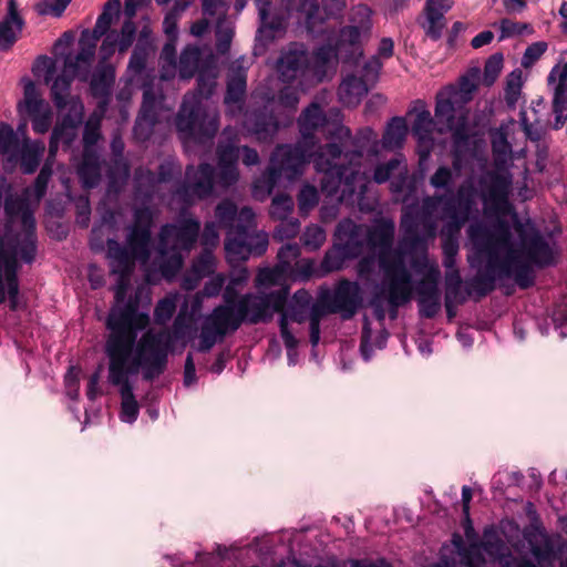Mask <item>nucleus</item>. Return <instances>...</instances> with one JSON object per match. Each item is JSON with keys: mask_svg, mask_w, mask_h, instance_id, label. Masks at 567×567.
<instances>
[{"mask_svg": "<svg viewBox=\"0 0 567 567\" xmlns=\"http://www.w3.org/2000/svg\"><path fill=\"white\" fill-rule=\"evenodd\" d=\"M153 213L148 207L134 209L133 223L127 228L126 246L115 239H107V258L111 271L117 275L114 288L115 306L106 320L110 330L105 343L109 358V382L118 388L121 395V420L136 421L140 405L133 393L130 377L143 371L145 380L161 375L166 367L169 334L145 331L137 340L138 331L150 323V316L138 311V302L130 299L124 302L135 260L146 264L150 259Z\"/></svg>", "mask_w": 567, "mask_h": 567, "instance_id": "1", "label": "nucleus"}, {"mask_svg": "<svg viewBox=\"0 0 567 567\" xmlns=\"http://www.w3.org/2000/svg\"><path fill=\"white\" fill-rule=\"evenodd\" d=\"M514 230L519 238L515 245L509 224L497 219L493 225L472 224L468 238L477 255L485 260L480 270L467 284V295L485 297L494 290L497 279L514 278L523 289L534 284L532 265L546 267L555 261V252L549 241L529 221L514 219Z\"/></svg>", "mask_w": 567, "mask_h": 567, "instance_id": "2", "label": "nucleus"}, {"mask_svg": "<svg viewBox=\"0 0 567 567\" xmlns=\"http://www.w3.org/2000/svg\"><path fill=\"white\" fill-rule=\"evenodd\" d=\"M326 137L331 141L319 146L313 159L315 168L323 173L321 190L339 202H347L354 194L362 197L370 183V172L362 168L363 152L378 155V134L367 126L352 137L349 127L337 123L327 128Z\"/></svg>", "mask_w": 567, "mask_h": 567, "instance_id": "3", "label": "nucleus"}, {"mask_svg": "<svg viewBox=\"0 0 567 567\" xmlns=\"http://www.w3.org/2000/svg\"><path fill=\"white\" fill-rule=\"evenodd\" d=\"M475 194L471 187L461 185L455 194L433 195L422 199L420 207L406 206L401 218L402 246L426 254V245L436 236L435 213L442 206L441 229L444 256H457L458 237L475 208Z\"/></svg>", "mask_w": 567, "mask_h": 567, "instance_id": "4", "label": "nucleus"}, {"mask_svg": "<svg viewBox=\"0 0 567 567\" xmlns=\"http://www.w3.org/2000/svg\"><path fill=\"white\" fill-rule=\"evenodd\" d=\"M395 224L390 218H380L367 226L368 250L378 251L379 266L383 272L380 289L370 305L374 317L382 322L386 315L396 319L398 310L412 298V275L405 265L401 249H392Z\"/></svg>", "mask_w": 567, "mask_h": 567, "instance_id": "5", "label": "nucleus"}, {"mask_svg": "<svg viewBox=\"0 0 567 567\" xmlns=\"http://www.w3.org/2000/svg\"><path fill=\"white\" fill-rule=\"evenodd\" d=\"M288 289L275 291L245 293L237 299L236 307L217 306L205 316L202 322L197 350L208 352L227 334L237 331L243 323L258 324L268 322L274 313L286 306Z\"/></svg>", "mask_w": 567, "mask_h": 567, "instance_id": "6", "label": "nucleus"}, {"mask_svg": "<svg viewBox=\"0 0 567 567\" xmlns=\"http://www.w3.org/2000/svg\"><path fill=\"white\" fill-rule=\"evenodd\" d=\"M154 53L155 49L148 38V31L144 29L128 61L126 85L117 94L120 101H128L133 86L143 89V102L133 130L138 141L148 140L155 125L163 120H169L172 111L171 106H165L163 91L158 84H155L154 69L147 68V61Z\"/></svg>", "mask_w": 567, "mask_h": 567, "instance_id": "7", "label": "nucleus"}, {"mask_svg": "<svg viewBox=\"0 0 567 567\" xmlns=\"http://www.w3.org/2000/svg\"><path fill=\"white\" fill-rule=\"evenodd\" d=\"M223 141L217 146V169L210 164H200L197 168L186 167L185 182L177 188L175 196L185 205L209 197L214 186L227 189L235 185L239 178L237 168L238 152L237 133L226 127L223 131Z\"/></svg>", "mask_w": 567, "mask_h": 567, "instance_id": "8", "label": "nucleus"}, {"mask_svg": "<svg viewBox=\"0 0 567 567\" xmlns=\"http://www.w3.org/2000/svg\"><path fill=\"white\" fill-rule=\"evenodd\" d=\"M216 79L215 59L208 54L198 71L197 91L184 96L175 118L178 136L184 143H203L216 135L219 128L218 112L203 103V99L213 94Z\"/></svg>", "mask_w": 567, "mask_h": 567, "instance_id": "9", "label": "nucleus"}, {"mask_svg": "<svg viewBox=\"0 0 567 567\" xmlns=\"http://www.w3.org/2000/svg\"><path fill=\"white\" fill-rule=\"evenodd\" d=\"M260 6V25L256 35V50L266 47L275 39L280 38L295 18L296 22L305 25L307 31L313 37L323 34L327 29H322L323 19L320 17V8L317 0H281L276 7L271 6L270 0H258Z\"/></svg>", "mask_w": 567, "mask_h": 567, "instance_id": "10", "label": "nucleus"}, {"mask_svg": "<svg viewBox=\"0 0 567 567\" xmlns=\"http://www.w3.org/2000/svg\"><path fill=\"white\" fill-rule=\"evenodd\" d=\"M495 169L487 171L478 178L481 198L486 210L494 215H506L511 210L509 194L513 175L506 169L512 159V145L506 134L498 132L492 140Z\"/></svg>", "mask_w": 567, "mask_h": 567, "instance_id": "11", "label": "nucleus"}, {"mask_svg": "<svg viewBox=\"0 0 567 567\" xmlns=\"http://www.w3.org/2000/svg\"><path fill=\"white\" fill-rule=\"evenodd\" d=\"M199 231L200 223L194 218H184L161 227L156 252L159 270L166 279L174 278L182 269L183 254L194 248Z\"/></svg>", "mask_w": 567, "mask_h": 567, "instance_id": "12", "label": "nucleus"}, {"mask_svg": "<svg viewBox=\"0 0 567 567\" xmlns=\"http://www.w3.org/2000/svg\"><path fill=\"white\" fill-rule=\"evenodd\" d=\"M318 152L319 148L313 152V147L303 140L295 145H278L270 156L267 171L254 183L255 196H258L259 192L262 195H269L281 178L288 181L298 178L309 161L313 162Z\"/></svg>", "mask_w": 567, "mask_h": 567, "instance_id": "13", "label": "nucleus"}, {"mask_svg": "<svg viewBox=\"0 0 567 567\" xmlns=\"http://www.w3.org/2000/svg\"><path fill=\"white\" fill-rule=\"evenodd\" d=\"M298 103L297 90L285 87L280 90L277 102L271 97L262 109L246 112L243 125L258 141H271L280 125L291 123Z\"/></svg>", "mask_w": 567, "mask_h": 567, "instance_id": "14", "label": "nucleus"}, {"mask_svg": "<svg viewBox=\"0 0 567 567\" xmlns=\"http://www.w3.org/2000/svg\"><path fill=\"white\" fill-rule=\"evenodd\" d=\"M45 146L41 141H30L20 137L8 124L0 125V154L7 156L10 164H20L24 174H32L39 167Z\"/></svg>", "mask_w": 567, "mask_h": 567, "instance_id": "15", "label": "nucleus"}, {"mask_svg": "<svg viewBox=\"0 0 567 567\" xmlns=\"http://www.w3.org/2000/svg\"><path fill=\"white\" fill-rule=\"evenodd\" d=\"M373 20L372 10L359 4L351 9L349 24L340 29L338 33L339 49L347 51L348 58H355L358 61L363 56V43L372 34Z\"/></svg>", "mask_w": 567, "mask_h": 567, "instance_id": "16", "label": "nucleus"}, {"mask_svg": "<svg viewBox=\"0 0 567 567\" xmlns=\"http://www.w3.org/2000/svg\"><path fill=\"white\" fill-rule=\"evenodd\" d=\"M452 89H441L436 94L435 118L444 127L437 128L439 133L452 132L454 143L465 142L468 137L465 116H455L456 106L463 105L452 96Z\"/></svg>", "mask_w": 567, "mask_h": 567, "instance_id": "17", "label": "nucleus"}, {"mask_svg": "<svg viewBox=\"0 0 567 567\" xmlns=\"http://www.w3.org/2000/svg\"><path fill=\"white\" fill-rule=\"evenodd\" d=\"M312 301V296L305 289L297 290L287 308L279 311L281 313L279 320L280 336L288 351L295 350L298 340L289 329V321L298 323L303 322L308 318V310Z\"/></svg>", "mask_w": 567, "mask_h": 567, "instance_id": "18", "label": "nucleus"}, {"mask_svg": "<svg viewBox=\"0 0 567 567\" xmlns=\"http://www.w3.org/2000/svg\"><path fill=\"white\" fill-rule=\"evenodd\" d=\"M276 70L284 82H292L306 76L311 72L307 48L302 43H290L281 51Z\"/></svg>", "mask_w": 567, "mask_h": 567, "instance_id": "19", "label": "nucleus"}, {"mask_svg": "<svg viewBox=\"0 0 567 567\" xmlns=\"http://www.w3.org/2000/svg\"><path fill=\"white\" fill-rule=\"evenodd\" d=\"M269 239L266 231L241 234V236L227 237L225 249L230 262L245 261L251 255L261 256L268 248Z\"/></svg>", "mask_w": 567, "mask_h": 567, "instance_id": "20", "label": "nucleus"}, {"mask_svg": "<svg viewBox=\"0 0 567 567\" xmlns=\"http://www.w3.org/2000/svg\"><path fill=\"white\" fill-rule=\"evenodd\" d=\"M334 236L349 257H359L368 249L367 225L343 219L338 224Z\"/></svg>", "mask_w": 567, "mask_h": 567, "instance_id": "21", "label": "nucleus"}, {"mask_svg": "<svg viewBox=\"0 0 567 567\" xmlns=\"http://www.w3.org/2000/svg\"><path fill=\"white\" fill-rule=\"evenodd\" d=\"M361 303V290L357 282L341 280L330 299V311L340 313L343 319H350Z\"/></svg>", "mask_w": 567, "mask_h": 567, "instance_id": "22", "label": "nucleus"}, {"mask_svg": "<svg viewBox=\"0 0 567 567\" xmlns=\"http://www.w3.org/2000/svg\"><path fill=\"white\" fill-rule=\"evenodd\" d=\"M434 130L435 122L431 112L426 109L417 111L412 124V134L417 142L416 153L419 155L420 164L429 161L434 148Z\"/></svg>", "mask_w": 567, "mask_h": 567, "instance_id": "23", "label": "nucleus"}, {"mask_svg": "<svg viewBox=\"0 0 567 567\" xmlns=\"http://www.w3.org/2000/svg\"><path fill=\"white\" fill-rule=\"evenodd\" d=\"M329 43L318 48L313 53V61L310 62V70L313 76H316L319 81L324 76L327 69L333 66L338 59L342 60L344 63L357 64L358 60L355 58H348L347 51L342 52L339 49V38L330 37L327 38Z\"/></svg>", "mask_w": 567, "mask_h": 567, "instance_id": "24", "label": "nucleus"}, {"mask_svg": "<svg viewBox=\"0 0 567 567\" xmlns=\"http://www.w3.org/2000/svg\"><path fill=\"white\" fill-rule=\"evenodd\" d=\"M411 264L414 270L422 276L415 287L412 286V292L415 291L417 297L441 293L439 289L441 270L437 262L431 260L427 254H421Z\"/></svg>", "mask_w": 567, "mask_h": 567, "instance_id": "25", "label": "nucleus"}, {"mask_svg": "<svg viewBox=\"0 0 567 567\" xmlns=\"http://www.w3.org/2000/svg\"><path fill=\"white\" fill-rule=\"evenodd\" d=\"M548 84L553 87V111L555 113L554 128L559 130L564 126L566 117L564 115L567 103V63L556 65L548 75Z\"/></svg>", "mask_w": 567, "mask_h": 567, "instance_id": "26", "label": "nucleus"}, {"mask_svg": "<svg viewBox=\"0 0 567 567\" xmlns=\"http://www.w3.org/2000/svg\"><path fill=\"white\" fill-rule=\"evenodd\" d=\"M84 105L81 100H72L70 109L63 114L52 131L53 140L70 146L78 135V127L83 121Z\"/></svg>", "mask_w": 567, "mask_h": 567, "instance_id": "27", "label": "nucleus"}, {"mask_svg": "<svg viewBox=\"0 0 567 567\" xmlns=\"http://www.w3.org/2000/svg\"><path fill=\"white\" fill-rule=\"evenodd\" d=\"M24 19L21 16L16 0H8L7 13L0 20V51L10 50L18 41L23 28Z\"/></svg>", "mask_w": 567, "mask_h": 567, "instance_id": "28", "label": "nucleus"}, {"mask_svg": "<svg viewBox=\"0 0 567 567\" xmlns=\"http://www.w3.org/2000/svg\"><path fill=\"white\" fill-rule=\"evenodd\" d=\"M247 74L244 66L235 62L229 72L225 104L227 112L236 115L241 111L244 96L246 94Z\"/></svg>", "mask_w": 567, "mask_h": 567, "instance_id": "29", "label": "nucleus"}, {"mask_svg": "<svg viewBox=\"0 0 567 567\" xmlns=\"http://www.w3.org/2000/svg\"><path fill=\"white\" fill-rule=\"evenodd\" d=\"M96 42L90 38L89 31L82 32L79 41L80 51L75 56L68 55L64 60L65 71L85 79L95 54Z\"/></svg>", "mask_w": 567, "mask_h": 567, "instance_id": "30", "label": "nucleus"}, {"mask_svg": "<svg viewBox=\"0 0 567 567\" xmlns=\"http://www.w3.org/2000/svg\"><path fill=\"white\" fill-rule=\"evenodd\" d=\"M453 0H427L424 29L429 37L437 40L445 28V13L452 8Z\"/></svg>", "mask_w": 567, "mask_h": 567, "instance_id": "31", "label": "nucleus"}, {"mask_svg": "<svg viewBox=\"0 0 567 567\" xmlns=\"http://www.w3.org/2000/svg\"><path fill=\"white\" fill-rule=\"evenodd\" d=\"M327 124V116L318 103H311L298 118L301 140L315 147V133Z\"/></svg>", "mask_w": 567, "mask_h": 567, "instance_id": "32", "label": "nucleus"}, {"mask_svg": "<svg viewBox=\"0 0 567 567\" xmlns=\"http://www.w3.org/2000/svg\"><path fill=\"white\" fill-rule=\"evenodd\" d=\"M462 171V161L458 152H452V165H440L430 176L429 184L435 190H444L450 193Z\"/></svg>", "mask_w": 567, "mask_h": 567, "instance_id": "33", "label": "nucleus"}, {"mask_svg": "<svg viewBox=\"0 0 567 567\" xmlns=\"http://www.w3.org/2000/svg\"><path fill=\"white\" fill-rule=\"evenodd\" d=\"M6 267L1 268V287L3 299L0 300V303H3L9 299V307L11 310L16 311L19 308V282H18V260H13L12 257H9V260H6Z\"/></svg>", "mask_w": 567, "mask_h": 567, "instance_id": "34", "label": "nucleus"}, {"mask_svg": "<svg viewBox=\"0 0 567 567\" xmlns=\"http://www.w3.org/2000/svg\"><path fill=\"white\" fill-rule=\"evenodd\" d=\"M76 173L84 188L99 185L102 176V166L99 153H83Z\"/></svg>", "mask_w": 567, "mask_h": 567, "instance_id": "35", "label": "nucleus"}, {"mask_svg": "<svg viewBox=\"0 0 567 567\" xmlns=\"http://www.w3.org/2000/svg\"><path fill=\"white\" fill-rule=\"evenodd\" d=\"M369 86L357 75H348L343 79L338 89L340 102L346 106H357L361 100L368 94Z\"/></svg>", "mask_w": 567, "mask_h": 567, "instance_id": "36", "label": "nucleus"}, {"mask_svg": "<svg viewBox=\"0 0 567 567\" xmlns=\"http://www.w3.org/2000/svg\"><path fill=\"white\" fill-rule=\"evenodd\" d=\"M4 212L11 219L19 216L24 230L35 229L33 210L27 197L18 195L8 196L4 200Z\"/></svg>", "mask_w": 567, "mask_h": 567, "instance_id": "37", "label": "nucleus"}, {"mask_svg": "<svg viewBox=\"0 0 567 567\" xmlns=\"http://www.w3.org/2000/svg\"><path fill=\"white\" fill-rule=\"evenodd\" d=\"M76 75H71L63 65L62 73L54 80L51 86V95L56 109L62 112L70 109L72 100H80L70 95L71 83Z\"/></svg>", "mask_w": 567, "mask_h": 567, "instance_id": "38", "label": "nucleus"}, {"mask_svg": "<svg viewBox=\"0 0 567 567\" xmlns=\"http://www.w3.org/2000/svg\"><path fill=\"white\" fill-rule=\"evenodd\" d=\"M408 135V125L403 117H392L384 130L381 144L386 151H395L403 146Z\"/></svg>", "mask_w": 567, "mask_h": 567, "instance_id": "39", "label": "nucleus"}, {"mask_svg": "<svg viewBox=\"0 0 567 567\" xmlns=\"http://www.w3.org/2000/svg\"><path fill=\"white\" fill-rule=\"evenodd\" d=\"M203 61V52L196 45H187L183 49L178 64V75L182 80H190L196 72L200 70V62Z\"/></svg>", "mask_w": 567, "mask_h": 567, "instance_id": "40", "label": "nucleus"}, {"mask_svg": "<svg viewBox=\"0 0 567 567\" xmlns=\"http://www.w3.org/2000/svg\"><path fill=\"white\" fill-rule=\"evenodd\" d=\"M159 182L156 175L147 169L140 167L134 174L135 196L145 200H151L158 192Z\"/></svg>", "mask_w": 567, "mask_h": 567, "instance_id": "41", "label": "nucleus"}, {"mask_svg": "<svg viewBox=\"0 0 567 567\" xmlns=\"http://www.w3.org/2000/svg\"><path fill=\"white\" fill-rule=\"evenodd\" d=\"M402 164V161L399 157H394L384 164H380L374 168L373 172V181L378 184L385 183L390 179V177L394 174L395 171H399V174L404 176L399 182L391 183V189L393 193L401 192V184H403L406 179V168L403 167L399 169Z\"/></svg>", "mask_w": 567, "mask_h": 567, "instance_id": "42", "label": "nucleus"}, {"mask_svg": "<svg viewBox=\"0 0 567 567\" xmlns=\"http://www.w3.org/2000/svg\"><path fill=\"white\" fill-rule=\"evenodd\" d=\"M130 176V166L125 158H113L107 168L109 192L118 193Z\"/></svg>", "mask_w": 567, "mask_h": 567, "instance_id": "43", "label": "nucleus"}, {"mask_svg": "<svg viewBox=\"0 0 567 567\" xmlns=\"http://www.w3.org/2000/svg\"><path fill=\"white\" fill-rule=\"evenodd\" d=\"M102 116L93 113L87 118L83 132V153H99L96 144L101 140Z\"/></svg>", "mask_w": 567, "mask_h": 567, "instance_id": "44", "label": "nucleus"}, {"mask_svg": "<svg viewBox=\"0 0 567 567\" xmlns=\"http://www.w3.org/2000/svg\"><path fill=\"white\" fill-rule=\"evenodd\" d=\"M445 297L447 303L452 301L465 302L467 297V288L463 289V281L458 270H447L444 277Z\"/></svg>", "mask_w": 567, "mask_h": 567, "instance_id": "45", "label": "nucleus"}, {"mask_svg": "<svg viewBox=\"0 0 567 567\" xmlns=\"http://www.w3.org/2000/svg\"><path fill=\"white\" fill-rule=\"evenodd\" d=\"M523 72L519 69L512 71L506 78L504 99L508 109L514 110L522 95Z\"/></svg>", "mask_w": 567, "mask_h": 567, "instance_id": "46", "label": "nucleus"}, {"mask_svg": "<svg viewBox=\"0 0 567 567\" xmlns=\"http://www.w3.org/2000/svg\"><path fill=\"white\" fill-rule=\"evenodd\" d=\"M255 229V213L250 207H243L236 214L235 223L228 231V237L241 236Z\"/></svg>", "mask_w": 567, "mask_h": 567, "instance_id": "47", "label": "nucleus"}, {"mask_svg": "<svg viewBox=\"0 0 567 567\" xmlns=\"http://www.w3.org/2000/svg\"><path fill=\"white\" fill-rule=\"evenodd\" d=\"M187 311V305L184 306V309H181L178 315L176 316L174 323H173V331L169 332L166 329L155 331L152 329L155 333L159 332H167L169 334V343H168V351L171 350L173 343L175 340H178L181 338H184L189 329L192 318L186 315ZM148 329L147 331H150Z\"/></svg>", "mask_w": 567, "mask_h": 567, "instance_id": "48", "label": "nucleus"}, {"mask_svg": "<svg viewBox=\"0 0 567 567\" xmlns=\"http://www.w3.org/2000/svg\"><path fill=\"white\" fill-rule=\"evenodd\" d=\"M288 278V274L282 269V266L276 265L274 268H264L259 270L256 277V287L281 285Z\"/></svg>", "mask_w": 567, "mask_h": 567, "instance_id": "49", "label": "nucleus"}, {"mask_svg": "<svg viewBox=\"0 0 567 567\" xmlns=\"http://www.w3.org/2000/svg\"><path fill=\"white\" fill-rule=\"evenodd\" d=\"M161 60L162 65V80H168L175 74L176 70V48L175 40L171 39L162 49Z\"/></svg>", "mask_w": 567, "mask_h": 567, "instance_id": "50", "label": "nucleus"}, {"mask_svg": "<svg viewBox=\"0 0 567 567\" xmlns=\"http://www.w3.org/2000/svg\"><path fill=\"white\" fill-rule=\"evenodd\" d=\"M347 258L350 257L348 256V254H346L343 247L338 244L332 249L326 252L324 258L321 262V268L324 272L339 270L343 267L344 260Z\"/></svg>", "mask_w": 567, "mask_h": 567, "instance_id": "51", "label": "nucleus"}, {"mask_svg": "<svg viewBox=\"0 0 567 567\" xmlns=\"http://www.w3.org/2000/svg\"><path fill=\"white\" fill-rule=\"evenodd\" d=\"M443 89H452L453 93H455L452 96L456 97V100L462 104H466L472 100L473 94L477 89V85L472 78L462 76L457 85L450 84L447 86H444Z\"/></svg>", "mask_w": 567, "mask_h": 567, "instance_id": "52", "label": "nucleus"}, {"mask_svg": "<svg viewBox=\"0 0 567 567\" xmlns=\"http://www.w3.org/2000/svg\"><path fill=\"white\" fill-rule=\"evenodd\" d=\"M319 203V194L315 186L306 184L298 194V206L301 215H308Z\"/></svg>", "mask_w": 567, "mask_h": 567, "instance_id": "53", "label": "nucleus"}, {"mask_svg": "<svg viewBox=\"0 0 567 567\" xmlns=\"http://www.w3.org/2000/svg\"><path fill=\"white\" fill-rule=\"evenodd\" d=\"M192 274L197 278H204L210 275L215 269V257L210 249L204 248L203 252L193 261Z\"/></svg>", "mask_w": 567, "mask_h": 567, "instance_id": "54", "label": "nucleus"}, {"mask_svg": "<svg viewBox=\"0 0 567 567\" xmlns=\"http://www.w3.org/2000/svg\"><path fill=\"white\" fill-rule=\"evenodd\" d=\"M503 61L504 58L502 53H495L486 60L483 72L484 85L491 86L495 83L502 72Z\"/></svg>", "mask_w": 567, "mask_h": 567, "instance_id": "55", "label": "nucleus"}, {"mask_svg": "<svg viewBox=\"0 0 567 567\" xmlns=\"http://www.w3.org/2000/svg\"><path fill=\"white\" fill-rule=\"evenodd\" d=\"M295 203L291 196L280 194L272 198L270 214L276 219H286L293 210Z\"/></svg>", "mask_w": 567, "mask_h": 567, "instance_id": "56", "label": "nucleus"}, {"mask_svg": "<svg viewBox=\"0 0 567 567\" xmlns=\"http://www.w3.org/2000/svg\"><path fill=\"white\" fill-rule=\"evenodd\" d=\"M300 256V247L297 244H287L278 251V266H282V269L291 275L292 266Z\"/></svg>", "mask_w": 567, "mask_h": 567, "instance_id": "57", "label": "nucleus"}, {"mask_svg": "<svg viewBox=\"0 0 567 567\" xmlns=\"http://www.w3.org/2000/svg\"><path fill=\"white\" fill-rule=\"evenodd\" d=\"M383 68V62L378 61V58L371 56L367 60L360 69V80L364 81L369 87L373 86L380 76Z\"/></svg>", "mask_w": 567, "mask_h": 567, "instance_id": "58", "label": "nucleus"}, {"mask_svg": "<svg viewBox=\"0 0 567 567\" xmlns=\"http://www.w3.org/2000/svg\"><path fill=\"white\" fill-rule=\"evenodd\" d=\"M176 310V296H168L159 300L154 310V320L157 324H166Z\"/></svg>", "mask_w": 567, "mask_h": 567, "instance_id": "59", "label": "nucleus"}, {"mask_svg": "<svg viewBox=\"0 0 567 567\" xmlns=\"http://www.w3.org/2000/svg\"><path fill=\"white\" fill-rule=\"evenodd\" d=\"M326 231L318 225L308 226L301 237L302 244L310 250L319 249L326 241Z\"/></svg>", "mask_w": 567, "mask_h": 567, "instance_id": "60", "label": "nucleus"}, {"mask_svg": "<svg viewBox=\"0 0 567 567\" xmlns=\"http://www.w3.org/2000/svg\"><path fill=\"white\" fill-rule=\"evenodd\" d=\"M114 81V73L111 69H103L95 73L91 80V89L94 95H105Z\"/></svg>", "mask_w": 567, "mask_h": 567, "instance_id": "61", "label": "nucleus"}, {"mask_svg": "<svg viewBox=\"0 0 567 567\" xmlns=\"http://www.w3.org/2000/svg\"><path fill=\"white\" fill-rule=\"evenodd\" d=\"M420 315L424 318H434L441 310V293L417 297Z\"/></svg>", "mask_w": 567, "mask_h": 567, "instance_id": "62", "label": "nucleus"}, {"mask_svg": "<svg viewBox=\"0 0 567 567\" xmlns=\"http://www.w3.org/2000/svg\"><path fill=\"white\" fill-rule=\"evenodd\" d=\"M237 212V207L233 202L223 200L216 207V218L223 227L230 230L235 223Z\"/></svg>", "mask_w": 567, "mask_h": 567, "instance_id": "63", "label": "nucleus"}, {"mask_svg": "<svg viewBox=\"0 0 567 567\" xmlns=\"http://www.w3.org/2000/svg\"><path fill=\"white\" fill-rule=\"evenodd\" d=\"M274 237L280 241L295 238L300 230V223L297 218L279 219Z\"/></svg>", "mask_w": 567, "mask_h": 567, "instance_id": "64", "label": "nucleus"}]
</instances>
